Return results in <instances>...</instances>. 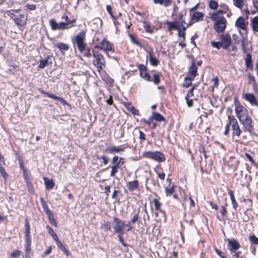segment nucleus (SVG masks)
Returning <instances> with one entry per match:
<instances>
[{
    "label": "nucleus",
    "instance_id": "26",
    "mask_svg": "<svg viewBox=\"0 0 258 258\" xmlns=\"http://www.w3.org/2000/svg\"><path fill=\"white\" fill-rule=\"evenodd\" d=\"M26 240V244L25 247V250L27 253L26 257H28V255H29L30 253V250H31V239H30V236L29 237H25Z\"/></svg>",
    "mask_w": 258,
    "mask_h": 258
},
{
    "label": "nucleus",
    "instance_id": "52",
    "mask_svg": "<svg viewBox=\"0 0 258 258\" xmlns=\"http://www.w3.org/2000/svg\"><path fill=\"white\" fill-rule=\"evenodd\" d=\"M246 39L244 38V37H242L241 38V46H242V50L244 52H246V46H245V41H246Z\"/></svg>",
    "mask_w": 258,
    "mask_h": 258
},
{
    "label": "nucleus",
    "instance_id": "37",
    "mask_svg": "<svg viewBox=\"0 0 258 258\" xmlns=\"http://www.w3.org/2000/svg\"><path fill=\"white\" fill-rule=\"evenodd\" d=\"M149 60L151 64L154 66H157L159 63V61L152 55H150Z\"/></svg>",
    "mask_w": 258,
    "mask_h": 258
},
{
    "label": "nucleus",
    "instance_id": "64",
    "mask_svg": "<svg viewBox=\"0 0 258 258\" xmlns=\"http://www.w3.org/2000/svg\"><path fill=\"white\" fill-rule=\"evenodd\" d=\"M227 213V210L226 209V208L225 206L222 207V210L221 211V214L222 215V217H224L226 215Z\"/></svg>",
    "mask_w": 258,
    "mask_h": 258
},
{
    "label": "nucleus",
    "instance_id": "6",
    "mask_svg": "<svg viewBox=\"0 0 258 258\" xmlns=\"http://www.w3.org/2000/svg\"><path fill=\"white\" fill-rule=\"evenodd\" d=\"M143 156L145 158L152 159L158 162H163L165 160L164 155L159 151L147 152L144 153Z\"/></svg>",
    "mask_w": 258,
    "mask_h": 258
},
{
    "label": "nucleus",
    "instance_id": "49",
    "mask_svg": "<svg viewBox=\"0 0 258 258\" xmlns=\"http://www.w3.org/2000/svg\"><path fill=\"white\" fill-rule=\"evenodd\" d=\"M211 45L213 47H215L217 49H220L221 47H222L221 42H215V41H211Z\"/></svg>",
    "mask_w": 258,
    "mask_h": 258
},
{
    "label": "nucleus",
    "instance_id": "31",
    "mask_svg": "<svg viewBox=\"0 0 258 258\" xmlns=\"http://www.w3.org/2000/svg\"><path fill=\"white\" fill-rule=\"evenodd\" d=\"M57 246L67 255H69L70 252L69 250L63 246L60 241H58L56 242Z\"/></svg>",
    "mask_w": 258,
    "mask_h": 258
},
{
    "label": "nucleus",
    "instance_id": "24",
    "mask_svg": "<svg viewBox=\"0 0 258 258\" xmlns=\"http://www.w3.org/2000/svg\"><path fill=\"white\" fill-rule=\"evenodd\" d=\"M245 61L246 68L248 69H252L253 66L251 62V55L250 54L248 53L246 54Z\"/></svg>",
    "mask_w": 258,
    "mask_h": 258
},
{
    "label": "nucleus",
    "instance_id": "7",
    "mask_svg": "<svg viewBox=\"0 0 258 258\" xmlns=\"http://www.w3.org/2000/svg\"><path fill=\"white\" fill-rule=\"evenodd\" d=\"M113 220L114 232L119 234H123L124 233V228L125 225L124 222L116 217H114Z\"/></svg>",
    "mask_w": 258,
    "mask_h": 258
},
{
    "label": "nucleus",
    "instance_id": "53",
    "mask_svg": "<svg viewBox=\"0 0 258 258\" xmlns=\"http://www.w3.org/2000/svg\"><path fill=\"white\" fill-rule=\"evenodd\" d=\"M144 28L146 32H149V33L152 32V30L151 29V28L150 25L149 24H148L147 23H144Z\"/></svg>",
    "mask_w": 258,
    "mask_h": 258
},
{
    "label": "nucleus",
    "instance_id": "27",
    "mask_svg": "<svg viewBox=\"0 0 258 258\" xmlns=\"http://www.w3.org/2000/svg\"><path fill=\"white\" fill-rule=\"evenodd\" d=\"M55 46L59 48L62 52H64L69 49V46L63 43H57Z\"/></svg>",
    "mask_w": 258,
    "mask_h": 258
},
{
    "label": "nucleus",
    "instance_id": "39",
    "mask_svg": "<svg viewBox=\"0 0 258 258\" xmlns=\"http://www.w3.org/2000/svg\"><path fill=\"white\" fill-rule=\"evenodd\" d=\"M25 227H26L25 237L30 236V225H29V222L27 219H26Z\"/></svg>",
    "mask_w": 258,
    "mask_h": 258
},
{
    "label": "nucleus",
    "instance_id": "56",
    "mask_svg": "<svg viewBox=\"0 0 258 258\" xmlns=\"http://www.w3.org/2000/svg\"><path fill=\"white\" fill-rule=\"evenodd\" d=\"M46 229L48 231V233L51 235L52 236L53 234H54L55 233L54 232L53 229L49 225L46 226Z\"/></svg>",
    "mask_w": 258,
    "mask_h": 258
},
{
    "label": "nucleus",
    "instance_id": "13",
    "mask_svg": "<svg viewBox=\"0 0 258 258\" xmlns=\"http://www.w3.org/2000/svg\"><path fill=\"white\" fill-rule=\"evenodd\" d=\"M228 248L231 252L232 254L235 253V252H237L236 251L239 249L240 247V244L237 241H236L235 239H228Z\"/></svg>",
    "mask_w": 258,
    "mask_h": 258
},
{
    "label": "nucleus",
    "instance_id": "61",
    "mask_svg": "<svg viewBox=\"0 0 258 258\" xmlns=\"http://www.w3.org/2000/svg\"><path fill=\"white\" fill-rule=\"evenodd\" d=\"M0 172L1 173V174L4 176V177H6V176H7V173L5 171V170L4 169V167L2 166V165H1V164L0 163Z\"/></svg>",
    "mask_w": 258,
    "mask_h": 258
},
{
    "label": "nucleus",
    "instance_id": "29",
    "mask_svg": "<svg viewBox=\"0 0 258 258\" xmlns=\"http://www.w3.org/2000/svg\"><path fill=\"white\" fill-rule=\"evenodd\" d=\"M127 110L134 115L139 114V110L136 109L131 104L128 103L126 105Z\"/></svg>",
    "mask_w": 258,
    "mask_h": 258
},
{
    "label": "nucleus",
    "instance_id": "20",
    "mask_svg": "<svg viewBox=\"0 0 258 258\" xmlns=\"http://www.w3.org/2000/svg\"><path fill=\"white\" fill-rule=\"evenodd\" d=\"M250 26L254 32H258V17H254L251 21Z\"/></svg>",
    "mask_w": 258,
    "mask_h": 258
},
{
    "label": "nucleus",
    "instance_id": "34",
    "mask_svg": "<svg viewBox=\"0 0 258 258\" xmlns=\"http://www.w3.org/2000/svg\"><path fill=\"white\" fill-rule=\"evenodd\" d=\"M20 256H24L23 253L19 250H15L11 253V257L12 258L19 257Z\"/></svg>",
    "mask_w": 258,
    "mask_h": 258
},
{
    "label": "nucleus",
    "instance_id": "47",
    "mask_svg": "<svg viewBox=\"0 0 258 258\" xmlns=\"http://www.w3.org/2000/svg\"><path fill=\"white\" fill-rule=\"evenodd\" d=\"M117 168L118 166L116 165H114L111 167V171L110 173V176L113 177L115 176V174L117 172Z\"/></svg>",
    "mask_w": 258,
    "mask_h": 258
},
{
    "label": "nucleus",
    "instance_id": "4",
    "mask_svg": "<svg viewBox=\"0 0 258 258\" xmlns=\"http://www.w3.org/2000/svg\"><path fill=\"white\" fill-rule=\"evenodd\" d=\"M93 55L95 59L93 61L94 64L97 67V71H100L106 66V62L103 55L98 51L93 50Z\"/></svg>",
    "mask_w": 258,
    "mask_h": 258
},
{
    "label": "nucleus",
    "instance_id": "63",
    "mask_svg": "<svg viewBox=\"0 0 258 258\" xmlns=\"http://www.w3.org/2000/svg\"><path fill=\"white\" fill-rule=\"evenodd\" d=\"M82 53L84 54V55L85 56H86L87 57H88L91 56V53L90 52V50L89 49H86L85 48V50L83 52H82Z\"/></svg>",
    "mask_w": 258,
    "mask_h": 258
},
{
    "label": "nucleus",
    "instance_id": "58",
    "mask_svg": "<svg viewBox=\"0 0 258 258\" xmlns=\"http://www.w3.org/2000/svg\"><path fill=\"white\" fill-rule=\"evenodd\" d=\"M232 39L235 41L234 44H236L238 43L239 42V36L236 34H234L232 35Z\"/></svg>",
    "mask_w": 258,
    "mask_h": 258
},
{
    "label": "nucleus",
    "instance_id": "60",
    "mask_svg": "<svg viewBox=\"0 0 258 258\" xmlns=\"http://www.w3.org/2000/svg\"><path fill=\"white\" fill-rule=\"evenodd\" d=\"M98 158L99 159H102L103 160V163L105 165H106L108 163V161H109L108 158L107 157H106L105 156H102L100 157H98Z\"/></svg>",
    "mask_w": 258,
    "mask_h": 258
},
{
    "label": "nucleus",
    "instance_id": "28",
    "mask_svg": "<svg viewBox=\"0 0 258 258\" xmlns=\"http://www.w3.org/2000/svg\"><path fill=\"white\" fill-rule=\"evenodd\" d=\"M152 116L154 119L158 121H162L165 120V118L161 114L158 112H153Z\"/></svg>",
    "mask_w": 258,
    "mask_h": 258
},
{
    "label": "nucleus",
    "instance_id": "16",
    "mask_svg": "<svg viewBox=\"0 0 258 258\" xmlns=\"http://www.w3.org/2000/svg\"><path fill=\"white\" fill-rule=\"evenodd\" d=\"M235 26L238 29L246 31L247 23H245V20L242 17H240L236 20Z\"/></svg>",
    "mask_w": 258,
    "mask_h": 258
},
{
    "label": "nucleus",
    "instance_id": "46",
    "mask_svg": "<svg viewBox=\"0 0 258 258\" xmlns=\"http://www.w3.org/2000/svg\"><path fill=\"white\" fill-rule=\"evenodd\" d=\"M48 63V59H45L44 60H40V63L39 64L38 67L40 69H43L45 66H47Z\"/></svg>",
    "mask_w": 258,
    "mask_h": 258
},
{
    "label": "nucleus",
    "instance_id": "3",
    "mask_svg": "<svg viewBox=\"0 0 258 258\" xmlns=\"http://www.w3.org/2000/svg\"><path fill=\"white\" fill-rule=\"evenodd\" d=\"M62 19H64L66 22L57 23L54 19H51L49 20V24L52 30L55 31L57 30L68 29L72 27V26H70L71 24L76 22V20H70L68 16H63Z\"/></svg>",
    "mask_w": 258,
    "mask_h": 258
},
{
    "label": "nucleus",
    "instance_id": "18",
    "mask_svg": "<svg viewBox=\"0 0 258 258\" xmlns=\"http://www.w3.org/2000/svg\"><path fill=\"white\" fill-rule=\"evenodd\" d=\"M15 23L20 26H23L26 23V19L24 15H20L18 17L14 19Z\"/></svg>",
    "mask_w": 258,
    "mask_h": 258
},
{
    "label": "nucleus",
    "instance_id": "41",
    "mask_svg": "<svg viewBox=\"0 0 258 258\" xmlns=\"http://www.w3.org/2000/svg\"><path fill=\"white\" fill-rule=\"evenodd\" d=\"M111 223L110 222L107 221L104 222L102 226V228L104 229L105 231L110 230L111 229Z\"/></svg>",
    "mask_w": 258,
    "mask_h": 258
},
{
    "label": "nucleus",
    "instance_id": "35",
    "mask_svg": "<svg viewBox=\"0 0 258 258\" xmlns=\"http://www.w3.org/2000/svg\"><path fill=\"white\" fill-rule=\"evenodd\" d=\"M229 196L232 201L233 207L235 209V210H236V207L237 206V204L235 200L234 196L232 190H230Z\"/></svg>",
    "mask_w": 258,
    "mask_h": 258
},
{
    "label": "nucleus",
    "instance_id": "32",
    "mask_svg": "<svg viewBox=\"0 0 258 258\" xmlns=\"http://www.w3.org/2000/svg\"><path fill=\"white\" fill-rule=\"evenodd\" d=\"M41 203L42 206V208L44 210V211L45 212L46 214H48L49 212H52L51 210H50L48 208V205L46 203V202L44 200V199L42 198H41Z\"/></svg>",
    "mask_w": 258,
    "mask_h": 258
},
{
    "label": "nucleus",
    "instance_id": "55",
    "mask_svg": "<svg viewBox=\"0 0 258 258\" xmlns=\"http://www.w3.org/2000/svg\"><path fill=\"white\" fill-rule=\"evenodd\" d=\"M245 156L246 158L248 159V160L251 162V164H254V161L253 160V158L249 154L245 153Z\"/></svg>",
    "mask_w": 258,
    "mask_h": 258
},
{
    "label": "nucleus",
    "instance_id": "12",
    "mask_svg": "<svg viewBox=\"0 0 258 258\" xmlns=\"http://www.w3.org/2000/svg\"><path fill=\"white\" fill-rule=\"evenodd\" d=\"M183 15L181 14L179 15V20L176 21L175 22H168L167 23L168 25V29L169 31H172L174 29H178L180 28V24L181 23V20L182 19Z\"/></svg>",
    "mask_w": 258,
    "mask_h": 258
},
{
    "label": "nucleus",
    "instance_id": "23",
    "mask_svg": "<svg viewBox=\"0 0 258 258\" xmlns=\"http://www.w3.org/2000/svg\"><path fill=\"white\" fill-rule=\"evenodd\" d=\"M197 69L198 68L196 67L195 63L192 62L191 66L189 69V72L190 74L192 76L193 78L198 75Z\"/></svg>",
    "mask_w": 258,
    "mask_h": 258
},
{
    "label": "nucleus",
    "instance_id": "5",
    "mask_svg": "<svg viewBox=\"0 0 258 258\" xmlns=\"http://www.w3.org/2000/svg\"><path fill=\"white\" fill-rule=\"evenodd\" d=\"M85 32L82 31L74 38L75 43L81 52H83L86 48L87 44L85 43Z\"/></svg>",
    "mask_w": 258,
    "mask_h": 258
},
{
    "label": "nucleus",
    "instance_id": "57",
    "mask_svg": "<svg viewBox=\"0 0 258 258\" xmlns=\"http://www.w3.org/2000/svg\"><path fill=\"white\" fill-rule=\"evenodd\" d=\"M25 7L29 10L34 11L36 9V6L35 5L27 4Z\"/></svg>",
    "mask_w": 258,
    "mask_h": 258
},
{
    "label": "nucleus",
    "instance_id": "25",
    "mask_svg": "<svg viewBox=\"0 0 258 258\" xmlns=\"http://www.w3.org/2000/svg\"><path fill=\"white\" fill-rule=\"evenodd\" d=\"M139 186L138 180H134L129 182L128 183V188L130 190L133 191L135 189H137Z\"/></svg>",
    "mask_w": 258,
    "mask_h": 258
},
{
    "label": "nucleus",
    "instance_id": "15",
    "mask_svg": "<svg viewBox=\"0 0 258 258\" xmlns=\"http://www.w3.org/2000/svg\"><path fill=\"white\" fill-rule=\"evenodd\" d=\"M125 148L126 147H122V146L108 147L105 149V151L110 154L118 153L124 151Z\"/></svg>",
    "mask_w": 258,
    "mask_h": 258
},
{
    "label": "nucleus",
    "instance_id": "54",
    "mask_svg": "<svg viewBox=\"0 0 258 258\" xmlns=\"http://www.w3.org/2000/svg\"><path fill=\"white\" fill-rule=\"evenodd\" d=\"M106 10L108 13L110 14V15L111 16V17L113 19H115V16H113L112 13V8L110 6L107 5L106 7Z\"/></svg>",
    "mask_w": 258,
    "mask_h": 258
},
{
    "label": "nucleus",
    "instance_id": "33",
    "mask_svg": "<svg viewBox=\"0 0 258 258\" xmlns=\"http://www.w3.org/2000/svg\"><path fill=\"white\" fill-rule=\"evenodd\" d=\"M166 195L167 196H171L175 192L174 186L172 185L171 187L165 188Z\"/></svg>",
    "mask_w": 258,
    "mask_h": 258
},
{
    "label": "nucleus",
    "instance_id": "62",
    "mask_svg": "<svg viewBox=\"0 0 258 258\" xmlns=\"http://www.w3.org/2000/svg\"><path fill=\"white\" fill-rule=\"evenodd\" d=\"M185 100L188 107H191L193 105V101L192 99H189L188 97H186Z\"/></svg>",
    "mask_w": 258,
    "mask_h": 258
},
{
    "label": "nucleus",
    "instance_id": "14",
    "mask_svg": "<svg viewBox=\"0 0 258 258\" xmlns=\"http://www.w3.org/2000/svg\"><path fill=\"white\" fill-rule=\"evenodd\" d=\"M180 26L181 27H180V28H179L177 30L178 31V36L182 38L183 42L185 40V30L188 27V25L185 22L184 20H181Z\"/></svg>",
    "mask_w": 258,
    "mask_h": 258
},
{
    "label": "nucleus",
    "instance_id": "38",
    "mask_svg": "<svg viewBox=\"0 0 258 258\" xmlns=\"http://www.w3.org/2000/svg\"><path fill=\"white\" fill-rule=\"evenodd\" d=\"M45 94L46 95H47V96L48 97L57 100H58L60 102H62V101H64L63 99L62 98L59 97L58 96H57L53 94H51V93H45Z\"/></svg>",
    "mask_w": 258,
    "mask_h": 258
},
{
    "label": "nucleus",
    "instance_id": "43",
    "mask_svg": "<svg viewBox=\"0 0 258 258\" xmlns=\"http://www.w3.org/2000/svg\"><path fill=\"white\" fill-rule=\"evenodd\" d=\"M153 202L155 204V210L157 211L160 210V212H162V210H160L161 204L159 201L157 199H154Z\"/></svg>",
    "mask_w": 258,
    "mask_h": 258
},
{
    "label": "nucleus",
    "instance_id": "51",
    "mask_svg": "<svg viewBox=\"0 0 258 258\" xmlns=\"http://www.w3.org/2000/svg\"><path fill=\"white\" fill-rule=\"evenodd\" d=\"M153 82L156 85L160 83V79L159 78V76L158 75L154 74L153 75Z\"/></svg>",
    "mask_w": 258,
    "mask_h": 258
},
{
    "label": "nucleus",
    "instance_id": "48",
    "mask_svg": "<svg viewBox=\"0 0 258 258\" xmlns=\"http://www.w3.org/2000/svg\"><path fill=\"white\" fill-rule=\"evenodd\" d=\"M139 213H135L132 219L131 220V221L130 222H131V223L134 224L137 221H138L139 220Z\"/></svg>",
    "mask_w": 258,
    "mask_h": 258
},
{
    "label": "nucleus",
    "instance_id": "2",
    "mask_svg": "<svg viewBox=\"0 0 258 258\" xmlns=\"http://www.w3.org/2000/svg\"><path fill=\"white\" fill-rule=\"evenodd\" d=\"M227 9V7H225L223 10H219L211 16L212 20L214 21L213 28L218 33L223 32L226 29L227 21L223 15Z\"/></svg>",
    "mask_w": 258,
    "mask_h": 258
},
{
    "label": "nucleus",
    "instance_id": "50",
    "mask_svg": "<svg viewBox=\"0 0 258 258\" xmlns=\"http://www.w3.org/2000/svg\"><path fill=\"white\" fill-rule=\"evenodd\" d=\"M130 39H131V41L133 43L138 45H139L140 44L139 42L137 40V38L135 37V36H134L133 35H131V34L130 35Z\"/></svg>",
    "mask_w": 258,
    "mask_h": 258
},
{
    "label": "nucleus",
    "instance_id": "9",
    "mask_svg": "<svg viewBox=\"0 0 258 258\" xmlns=\"http://www.w3.org/2000/svg\"><path fill=\"white\" fill-rule=\"evenodd\" d=\"M228 119H230V123L232 124V136L239 137L242 133V130L240 129L237 120L230 116H228Z\"/></svg>",
    "mask_w": 258,
    "mask_h": 258
},
{
    "label": "nucleus",
    "instance_id": "44",
    "mask_svg": "<svg viewBox=\"0 0 258 258\" xmlns=\"http://www.w3.org/2000/svg\"><path fill=\"white\" fill-rule=\"evenodd\" d=\"M121 160H123V158H120L119 160H118V157L117 156H114L112 159V163L114 165H116L118 167L119 163L121 162Z\"/></svg>",
    "mask_w": 258,
    "mask_h": 258
},
{
    "label": "nucleus",
    "instance_id": "10",
    "mask_svg": "<svg viewBox=\"0 0 258 258\" xmlns=\"http://www.w3.org/2000/svg\"><path fill=\"white\" fill-rule=\"evenodd\" d=\"M221 44L224 49H227L231 42V37L228 34H222L220 35Z\"/></svg>",
    "mask_w": 258,
    "mask_h": 258
},
{
    "label": "nucleus",
    "instance_id": "19",
    "mask_svg": "<svg viewBox=\"0 0 258 258\" xmlns=\"http://www.w3.org/2000/svg\"><path fill=\"white\" fill-rule=\"evenodd\" d=\"M140 76L147 81H150V76L147 71L146 68L143 66L140 69Z\"/></svg>",
    "mask_w": 258,
    "mask_h": 258
},
{
    "label": "nucleus",
    "instance_id": "30",
    "mask_svg": "<svg viewBox=\"0 0 258 258\" xmlns=\"http://www.w3.org/2000/svg\"><path fill=\"white\" fill-rule=\"evenodd\" d=\"M46 215L48 217L50 223L55 227L57 226V223L54 218L52 212H50L49 213L46 214Z\"/></svg>",
    "mask_w": 258,
    "mask_h": 258
},
{
    "label": "nucleus",
    "instance_id": "21",
    "mask_svg": "<svg viewBox=\"0 0 258 258\" xmlns=\"http://www.w3.org/2000/svg\"><path fill=\"white\" fill-rule=\"evenodd\" d=\"M46 188L47 189H52L54 186V183L52 179H49L46 177H43Z\"/></svg>",
    "mask_w": 258,
    "mask_h": 258
},
{
    "label": "nucleus",
    "instance_id": "36",
    "mask_svg": "<svg viewBox=\"0 0 258 258\" xmlns=\"http://www.w3.org/2000/svg\"><path fill=\"white\" fill-rule=\"evenodd\" d=\"M193 78L186 77L184 79V83L183 86L185 88H187L191 85Z\"/></svg>",
    "mask_w": 258,
    "mask_h": 258
},
{
    "label": "nucleus",
    "instance_id": "42",
    "mask_svg": "<svg viewBox=\"0 0 258 258\" xmlns=\"http://www.w3.org/2000/svg\"><path fill=\"white\" fill-rule=\"evenodd\" d=\"M233 3L235 6L241 9L243 6V0H233Z\"/></svg>",
    "mask_w": 258,
    "mask_h": 258
},
{
    "label": "nucleus",
    "instance_id": "1",
    "mask_svg": "<svg viewBox=\"0 0 258 258\" xmlns=\"http://www.w3.org/2000/svg\"><path fill=\"white\" fill-rule=\"evenodd\" d=\"M234 105L235 114L243 126V129L246 132L251 133L253 128V121L248 110L237 100L235 101Z\"/></svg>",
    "mask_w": 258,
    "mask_h": 258
},
{
    "label": "nucleus",
    "instance_id": "22",
    "mask_svg": "<svg viewBox=\"0 0 258 258\" xmlns=\"http://www.w3.org/2000/svg\"><path fill=\"white\" fill-rule=\"evenodd\" d=\"M153 2L155 4H159L167 7L171 5L172 0H153Z\"/></svg>",
    "mask_w": 258,
    "mask_h": 258
},
{
    "label": "nucleus",
    "instance_id": "45",
    "mask_svg": "<svg viewBox=\"0 0 258 258\" xmlns=\"http://www.w3.org/2000/svg\"><path fill=\"white\" fill-rule=\"evenodd\" d=\"M249 239L251 243L254 244H258V238H257L255 235H250L249 237Z\"/></svg>",
    "mask_w": 258,
    "mask_h": 258
},
{
    "label": "nucleus",
    "instance_id": "11",
    "mask_svg": "<svg viewBox=\"0 0 258 258\" xmlns=\"http://www.w3.org/2000/svg\"><path fill=\"white\" fill-rule=\"evenodd\" d=\"M243 98L252 106H258V101L252 93H247L243 95Z\"/></svg>",
    "mask_w": 258,
    "mask_h": 258
},
{
    "label": "nucleus",
    "instance_id": "59",
    "mask_svg": "<svg viewBox=\"0 0 258 258\" xmlns=\"http://www.w3.org/2000/svg\"><path fill=\"white\" fill-rule=\"evenodd\" d=\"M218 81L219 80L217 77H216L212 79V81L213 82V88H217L218 87Z\"/></svg>",
    "mask_w": 258,
    "mask_h": 258
},
{
    "label": "nucleus",
    "instance_id": "40",
    "mask_svg": "<svg viewBox=\"0 0 258 258\" xmlns=\"http://www.w3.org/2000/svg\"><path fill=\"white\" fill-rule=\"evenodd\" d=\"M209 7L213 10H216L218 7V4L215 1H210L209 2Z\"/></svg>",
    "mask_w": 258,
    "mask_h": 258
},
{
    "label": "nucleus",
    "instance_id": "17",
    "mask_svg": "<svg viewBox=\"0 0 258 258\" xmlns=\"http://www.w3.org/2000/svg\"><path fill=\"white\" fill-rule=\"evenodd\" d=\"M204 16V14L202 12H195L191 15V20L193 22H197L201 20L203 18Z\"/></svg>",
    "mask_w": 258,
    "mask_h": 258
},
{
    "label": "nucleus",
    "instance_id": "8",
    "mask_svg": "<svg viewBox=\"0 0 258 258\" xmlns=\"http://www.w3.org/2000/svg\"><path fill=\"white\" fill-rule=\"evenodd\" d=\"M94 48L102 50L105 52H107L112 50L113 45L107 39L104 38L96 45Z\"/></svg>",
    "mask_w": 258,
    "mask_h": 258
}]
</instances>
